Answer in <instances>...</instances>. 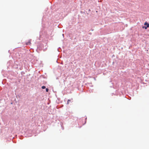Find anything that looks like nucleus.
Instances as JSON below:
<instances>
[{
  "mask_svg": "<svg viewBox=\"0 0 149 149\" xmlns=\"http://www.w3.org/2000/svg\"><path fill=\"white\" fill-rule=\"evenodd\" d=\"M144 25L146 26H143V28H144L145 29H146L148 27H149V24L146 22L144 23Z\"/></svg>",
  "mask_w": 149,
  "mask_h": 149,
  "instance_id": "1",
  "label": "nucleus"
},
{
  "mask_svg": "<svg viewBox=\"0 0 149 149\" xmlns=\"http://www.w3.org/2000/svg\"><path fill=\"white\" fill-rule=\"evenodd\" d=\"M70 102L71 100H68L67 104H68Z\"/></svg>",
  "mask_w": 149,
  "mask_h": 149,
  "instance_id": "2",
  "label": "nucleus"
}]
</instances>
